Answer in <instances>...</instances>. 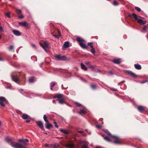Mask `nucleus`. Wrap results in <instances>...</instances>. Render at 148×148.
Here are the masks:
<instances>
[{
    "mask_svg": "<svg viewBox=\"0 0 148 148\" xmlns=\"http://www.w3.org/2000/svg\"><path fill=\"white\" fill-rule=\"evenodd\" d=\"M81 66L82 69L83 70L86 71L87 70V68L83 64L81 63Z\"/></svg>",
    "mask_w": 148,
    "mask_h": 148,
    "instance_id": "4be33fe9",
    "label": "nucleus"
},
{
    "mask_svg": "<svg viewBox=\"0 0 148 148\" xmlns=\"http://www.w3.org/2000/svg\"><path fill=\"white\" fill-rule=\"evenodd\" d=\"M135 9L138 12H140L141 11V10L139 8L137 7H136L135 8Z\"/></svg>",
    "mask_w": 148,
    "mask_h": 148,
    "instance_id": "4c0bfd02",
    "label": "nucleus"
},
{
    "mask_svg": "<svg viewBox=\"0 0 148 148\" xmlns=\"http://www.w3.org/2000/svg\"><path fill=\"white\" fill-rule=\"evenodd\" d=\"M82 136H85L86 135V134L85 133H84V132H83L82 133Z\"/></svg>",
    "mask_w": 148,
    "mask_h": 148,
    "instance_id": "4d7b16f0",
    "label": "nucleus"
},
{
    "mask_svg": "<svg viewBox=\"0 0 148 148\" xmlns=\"http://www.w3.org/2000/svg\"><path fill=\"white\" fill-rule=\"evenodd\" d=\"M113 62L114 63L119 64L121 62V60L119 58L114 59L113 60Z\"/></svg>",
    "mask_w": 148,
    "mask_h": 148,
    "instance_id": "4468645a",
    "label": "nucleus"
},
{
    "mask_svg": "<svg viewBox=\"0 0 148 148\" xmlns=\"http://www.w3.org/2000/svg\"><path fill=\"white\" fill-rule=\"evenodd\" d=\"M76 40L79 42L80 47L84 49L87 48V46L85 45L86 41L83 39H81L80 37H77Z\"/></svg>",
    "mask_w": 148,
    "mask_h": 148,
    "instance_id": "f257e3e1",
    "label": "nucleus"
},
{
    "mask_svg": "<svg viewBox=\"0 0 148 148\" xmlns=\"http://www.w3.org/2000/svg\"><path fill=\"white\" fill-rule=\"evenodd\" d=\"M40 46L43 48V49L45 50V51L46 52H47V50L45 48V47L44 46V45H43V44L41 43H40Z\"/></svg>",
    "mask_w": 148,
    "mask_h": 148,
    "instance_id": "473e14b6",
    "label": "nucleus"
},
{
    "mask_svg": "<svg viewBox=\"0 0 148 148\" xmlns=\"http://www.w3.org/2000/svg\"><path fill=\"white\" fill-rule=\"evenodd\" d=\"M3 59L2 58L0 57V61H3Z\"/></svg>",
    "mask_w": 148,
    "mask_h": 148,
    "instance_id": "69168bd1",
    "label": "nucleus"
},
{
    "mask_svg": "<svg viewBox=\"0 0 148 148\" xmlns=\"http://www.w3.org/2000/svg\"><path fill=\"white\" fill-rule=\"evenodd\" d=\"M3 29L0 26V32H3Z\"/></svg>",
    "mask_w": 148,
    "mask_h": 148,
    "instance_id": "8fccbe9b",
    "label": "nucleus"
},
{
    "mask_svg": "<svg viewBox=\"0 0 148 148\" xmlns=\"http://www.w3.org/2000/svg\"><path fill=\"white\" fill-rule=\"evenodd\" d=\"M78 132L79 133L82 134V133L83 132L82 131H78Z\"/></svg>",
    "mask_w": 148,
    "mask_h": 148,
    "instance_id": "13d9d810",
    "label": "nucleus"
},
{
    "mask_svg": "<svg viewBox=\"0 0 148 148\" xmlns=\"http://www.w3.org/2000/svg\"><path fill=\"white\" fill-rule=\"evenodd\" d=\"M29 116L28 115L25 114H23L22 116V118L24 119H27L29 118Z\"/></svg>",
    "mask_w": 148,
    "mask_h": 148,
    "instance_id": "412c9836",
    "label": "nucleus"
},
{
    "mask_svg": "<svg viewBox=\"0 0 148 148\" xmlns=\"http://www.w3.org/2000/svg\"><path fill=\"white\" fill-rule=\"evenodd\" d=\"M88 143L87 142H85L82 147V148H87L88 147Z\"/></svg>",
    "mask_w": 148,
    "mask_h": 148,
    "instance_id": "393cba45",
    "label": "nucleus"
},
{
    "mask_svg": "<svg viewBox=\"0 0 148 148\" xmlns=\"http://www.w3.org/2000/svg\"><path fill=\"white\" fill-rule=\"evenodd\" d=\"M91 88L93 89H95L96 88V86L95 85L93 84H91L90 85Z\"/></svg>",
    "mask_w": 148,
    "mask_h": 148,
    "instance_id": "ea45409f",
    "label": "nucleus"
},
{
    "mask_svg": "<svg viewBox=\"0 0 148 148\" xmlns=\"http://www.w3.org/2000/svg\"><path fill=\"white\" fill-rule=\"evenodd\" d=\"M11 146L15 148H26L20 143L11 142L10 143Z\"/></svg>",
    "mask_w": 148,
    "mask_h": 148,
    "instance_id": "f03ea898",
    "label": "nucleus"
},
{
    "mask_svg": "<svg viewBox=\"0 0 148 148\" xmlns=\"http://www.w3.org/2000/svg\"><path fill=\"white\" fill-rule=\"evenodd\" d=\"M79 114H82V113L83 114H86V111L84 109L81 110L79 112Z\"/></svg>",
    "mask_w": 148,
    "mask_h": 148,
    "instance_id": "b1692460",
    "label": "nucleus"
},
{
    "mask_svg": "<svg viewBox=\"0 0 148 148\" xmlns=\"http://www.w3.org/2000/svg\"><path fill=\"white\" fill-rule=\"evenodd\" d=\"M56 58L59 60H66V57L65 56H61L60 55H56Z\"/></svg>",
    "mask_w": 148,
    "mask_h": 148,
    "instance_id": "20e7f679",
    "label": "nucleus"
},
{
    "mask_svg": "<svg viewBox=\"0 0 148 148\" xmlns=\"http://www.w3.org/2000/svg\"><path fill=\"white\" fill-rule=\"evenodd\" d=\"M26 122L27 123H29L30 122V120H27L26 121Z\"/></svg>",
    "mask_w": 148,
    "mask_h": 148,
    "instance_id": "e2e57ef3",
    "label": "nucleus"
},
{
    "mask_svg": "<svg viewBox=\"0 0 148 148\" xmlns=\"http://www.w3.org/2000/svg\"><path fill=\"white\" fill-rule=\"evenodd\" d=\"M135 68L138 70H140L141 69V66L138 64H135L134 65Z\"/></svg>",
    "mask_w": 148,
    "mask_h": 148,
    "instance_id": "a211bd4d",
    "label": "nucleus"
},
{
    "mask_svg": "<svg viewBox=\"0 0 148 148\" xmlns=\"http://www.w3.org/2000/svg\"><path fill=\"white\" fill-rule=\"evenodd\" d=\"M69 42L66 41L65 42L63 45V47L65 48H67L69 47Z\"/></svg>",
    "mask_w": 148,
    "mask_h": 148,
    "instance_id": "aec40b11",
    "label": "nucleus"
},
{
    "mask_svg": "<svg viewBox=\"0 0 148 148\" xmlns=\"http://www.w3.org/2000/svg\"><path fill=\"white\" fill-rule=\"evenodd\" d=\"M7 88H10V86H8Z\"/></svg>",
    "mask_w": 148,
    "mask_h": 148,
    "instance_id": "338daca9",
    "label": "nucleus"
},
{
    "mask_svg": "<svg viewBox=\"0 0 148 148\" xmlns=\"http://www.w3.org/2000/svg\"><path fill=\"white\" fill-rule=\"evenodd\" d=\"M90 51L93 54H94L95 52V50L94 48L91 49Z\"/></svg>",
    "mask_w": 148,
    "mask_h": 148,
    "instance_id": "58836bf2",
    "label": "nucleus"
},
{
    "mask_svg": "<svg viewBox=\"0 0 148 148\" xmlns=\"http://www.w3.org/2000/svg\"><path fill=\"white\" fill-rule=\"evenodd\" d=\"M44 46L45 47V48L46 49V48H48L49 47V45L47 43H45Z\"/></svg>",
    "mask_w": 148,
    "mask_h": 148,
    "instance_id": "37998d69",
    "label": "nucleus"
},
{
    "mask_svg": "<svg viewBox=\"0 0 148 148\" xmlns=\"http://www.w3.org/2000/svg\"><path fill=\"white\" fill-rule=\"evenodd\" d=\"M56 83L55 82H52L50 84L51 85V88L50 89L51 90H53V87L54 86V85L56 84Z\"/></svg>",
    "mask_w": 148,
    "mask_h": 148,
    "instance_id": "cd10ccee",
    "label": "nucleus"
},
{
    "mask_svg": "<svg viewBox=\"0 0 148 148\" xmlns=\"http://www.w3.org/2000/svg\"><path fill=\"white\" fill-rule=\"evenodd\" d=\"M96 127L98 129H100L101 127V125H97Z\"/></svg>",
    "mask_w": 148,
    "mask_h": 148,
    "instance_id": "c03bdc74",
    "label": "nucleus"
},
{
    "mask_svg": "<svg viewBox=\"0 0 148 148\" xmlns=\"http://www.w3.org/2000/svg\"><path fill=\"white\" fill-rule=\"evenodd\" d=\"M85 64L87 65H90V62L88 61L85 62Z\"/></svg>",
    "mask_w": 148,
    "mask_h": 148,
    "instance_id": "09e8293b",
    "label": "nucleus"
},
{
    "mask_svg": "<svg viewBox=\"0 0 148 148\" xmlns=\"http://www.w3.org/2000/svg\"><path fill=\"white\" fill-rule=\"evenodd\" d=\"M23 15H21V16H19V17H18V18H23Z\"/></svg>",
    "mask_w": 148,
    "mask_h": 148,
    "instance_id": "3c124183",
    "label": "nucleus"
},
{
    "mask_svg": "<svg viewBox=\"0 0 148 148\" xmlns=\"http://www.w3.org/2000/svg\"><path fill=\"white\" fill-rule=\"evenodd\" d=\"M146 29H147V27H146L145 26V27H144L143 28V30H144V31H145L146 30Z\"/></svg>",
    "mask_w": 148,
    "mask_h": 148,
    "instance_id": "864d4df0",
    "label": "nucleus"
},
{
    "mask_svg": "<svg viewBox=\"0 0 148 148\" xmlns=\"http://www.w3.org/2000/svg\"><path fill=\"white\" fill-rule=\"evenodd\" d=\"M60 130L61 132L65 134H69V132L66 130L61 129H60Z\"/></svg>",
    "mask_w": 148,
    "mask_h": 148,
    "instance_id": "5701e85b",
    "label": "nucleus"
},
{
    "mask_svg": "<svg viewBox=\"0 0 148 148\" xmlns=\"http://www.w3.org/2000/svg\"><path fill=\"white\" fill-rule=\"evenodd\" d=\"M103 131L105 133H107L108 135L112 137H116L115 136L112 135L111 134V133L109 132L108 131V130H104Z\"/></svg>",
    "mask_w": 148,
    "mask_h": 148,
    "instance_id": "dca6fc26",
    "label": "nucleus"
},
{
    "mask_svg": "<svg viewBox=\"0 0 148 148\" xmlns=\"http://www.w3.org/2000/svg\"><path fill=\"white\" fill-rule=\"evenodd\" d=\"M66 146L68 147H72L73 146V144L72 143L66 144Z\"/></svg>",
    "mask_w": 148,
    "mask_h": 148,
    "instance_id": "72a5a7b5",
    "label": "nucleus"
},
{
    "mask_svg": "<svg viewBox=\"0 0 148 148\" xmlns=\"http://www.w3.org/2000/svg\"><path fill=\"white\" fill-rule=\"evenodd\" d=\"M43 119L44 121L46 123H48V121L47 119V117L45 114H44V115Z\"/></svg>",
    "mask_w": 148,
    "mask_h": 148,
    "instance_id": "c85d7f7f",
    "label": "nucleus"
},
{
    "mask_svg": "<svg viewBox=\"0 0 148 148\" xmlns=\"http://www.w3.org/2000/svg\"><path fill=\"white\" fill-rule=\"evenodd\" d=\"M147 81H143L140 82L141 84H143L145 83Z\"/></svg>",
    "mask_w": 148,
    "mask_h": 148,
    "instance_id": "bf43d9fd",
    "label": "nucleus"
},
{
    "mask_svg": "<svg viewBox=\"0 0 148 148\" xmlns=\"http://www.w3.org/2000/svg\"><path fill=\"white\" fill-rule=\"evenodd\" d=\"M4 102H5L6 103H8L5 97H0V105L3 107L5 106V105L4 103Z\"/></svg>",
    "mask_w": 148,
    "mask_h": 148,
    "instance_id": "7ed1b4c3",
    "label": "nucleus"
},
{
    "mask_svg": "<svg viewBox=\"0 0 148 148\" xmlns=\"http://www.w3.org/2000/svg\"><path fill=\"white\" fill-rule=\"evenodd\" d=\"M89 67L90 68L92 69H94V66H90Z\"/></svg>",
    "mask_w": 148,
    "mask_h": 148,
    "instance_id": "052dcab7",
    "label": "nucleus"
},
{
    "mask_svg": "<svg viewBox=\"0 0 148 148\" xmlns=\"http://www.w3.org/2000/svg\"><path fill=\"white\" fill-rule=\"evenodd\" d=\"M104 139L105 140H107L108 141L110 142L112 141L111 140H110V139L108 137H104Z\"/></svg>",
    "mask_w": 148,
    "mask_h": 148,
    "instance_id": "2f4dec72",
    "label": "nucleus"
},
{
    "mask_svg": "<svg viewBox=\"0 0 148 148\" xmlns=\"http://www.w3.org/2000/svg\"><path fill=\"white\" fill-rule=\"evenodd\" d=\"M5 140L7 142H9L12 140V139L10 137H7L5 138Z\"/></svg>",
    "mask_w": 148,
    "mask_h": 148,
    "instance_id": "c756f323",
    "label": "nucleus"
},
{
    "mask_svg": "<svg viewBox=\"0 0 148 148\" xmlns=\"http://www.w3.org/2000/svg\"><path fill=\"white\" fill-rule=\"evenodd\" d=\"M113 4L114 5L116 6L119 5V3L117 1H115V0H114L113 1Z\"/></svg>",
    "mask_w": 148,
    "mask_h": 148,
    "instance_id": "f704fd0d",
    "label": "nucleus"
},
{
    "mask_svg": "<svg viewBox=\"0 0 148 148\" xmlns=\"http://www.w3.org/2000/svg\"><path fill=\"white\" fill-rule=\"evenodd\" d=\"M6 15L9 18L10 17V16L9 15V13H7L6 14Z\"/></svg>",
    "mask_w": 148,
    "mask_h": 148,
    "instance_id": "de8ad7c7",
    "label": "nucleus"
},
{
    "mask_svg": "<svg viewBox=\"0 0 148 148\" xmlns=\"http://www.w3.org/2000/svg\"><path fill=\"white\" fill-rule=\"evenodd\" d=\"M126 73H127L128 75L131 76L132 77L136 78V76L135 75V74L134 73H133L131 71H126Z\"/></svg>",
    "mask_w": 148,
    "mask_h": 148,
    "instance_id": "1a4fd4ad",
    "label": "nucleus"
},
{
    "mask_svg": "<svg viewBox=\"0 0 148 148\" xmlns=\"http://www.w3.org/2000/svg\"><path fill=\"white\" fill-rule=\"evenodd\" d=\"M53 123L55 125V127L56 128H58V125H57V123L56 122H53Z\"/></svg>",
    "mask_w": 148,
    "mask_h": 148,
    "instance_id": "a18cd8bd",
    "label": "nucleus"
},
{
    "mask_svg": "<svg viewBox=\"0 0 148 148\" xmlns=\"http://www.w3.org/2000/svg\"><path fill=\"white\" fill-rule=\"evenodd\" d=\"M95 148H101V147H100L97 146V147H96Z\"/></svg>",
    "mask_w": 148,
    "mask_h": 148,
    "instance_id": "774afa93",
    "label": "nucleus"
},
{
    "mask_svg": "<svg viewBox=\"0 0 148 148\" xmlns=\"http://www.w3.org/2000/svg\"><path fill=\"white\" fill-rule=\"evenodd\" d=\"M137 109L140 112H142L145 110L144 107L141 106H139L137 108Z\"/></svg>",
    "mask_w": 148,
    "mask_h": 148,
    "instance_id": "6ab92c4d",
    "label": "nucleus"
},
{
    "mask_svg": "<svg viewBox=\"0 0 148 148\" xmlns=\"http://www.w3.org/2000/svg\"><path fill=\"white\" fill-rule=\"evenodd\" d=\"M46 123L47 124L46 125V127L47 129H49L51 127H53V125L49 123V122L48 123Z\"/></svg>",
    "mask_w": 148,
    "mask_h": 148,
    "instance_id": "f3484780",
    "label": "nucleus"
},
{
    "mask_svg": "<svg viewBox=\"0 0 148 148\" xmlns=\"http://www.w3.org/2000/svg\"><path fill=\"white\" fill-rule=\"evenodd\" d=\"M115 136L116 137H114L115 139V140L114 141V143L115 144H121V143L120 141H119V137L117 136Z\"/></svg>",
    "mask_w": 148,
    "mask_h": 148,
    "instance_id": "9b49d317",
    "label": "nucleus"
},
{
    "mask_svg": "<svg viewBox=\"0 0 148 148\" xmlns=\"http://www.w3.org/2000/svg\"><path fill=\"white\" fill-rule=\"evenodd\" d=\"M137 22L140 24L144 25L146 24V21H143L142 19H138L137 20Z\"/></svg>",
    "mask_w": 148,
    "mask_h": 148,
    "instance_id": "f8f14e48",
    "label": "nucleus"
},
{
    "mask_svg": "<svg viewBox=\"0 0 148 148\" xmlns=\"http://www.w3.org/2000/svg\"><path fill=\"white\" fill-rule=\"evenodd\" d=\"M75 104L78 106V107H80V106H81L82 105L79 103H78V102H75Z\"/></svg>",
    "mask_w": 148,
    "mask_h": 148,
    "instance_id": "a19ab883",
    "label": "nucleus"
},
{
    "mask_svg": "<svg viewBox=\"0 0 148 148\" xmlns=\"http://www.w3.org/2000/svg\"><path fill=\"white\" fill-rule=\"evenodd\" d=\"M52 102L53 103H56V101H55V100H53L52 101Z\"/></svg>",
    "mask_w": 148,
    "mask_h": 148,
    "instance_id": "0e129e2a",
    "label": "nucleus"
},
{
    "mask_svg": "<svg viewBox=\"0 0 148 148\" xmlns=\"http://www.w3.org/2000/svg\"><path fill=\"white\" fill-rule=\"evenodd\" d=\"M53 36L55 37L56 38H59L58 36L57 35H53Z\"/></svg>",
    "mask_w": 148,
    "mask_h": 148,
    "instance_id": "603ef678",
    "label": "nucleus"
},
{
    "mask_svg": "<svg viewBox=\"0 0 148 148\" xmlns=\"http://www.w3.org/2000/svg\"><path fill=\"white\" fill-rule=\"evenodd\" d=\"M12 80L15 82L16 83L18 84L19 82V80L16 75H12Z\"/></svg>",
    "mask_w": 148,
    "mask_h": 148,
    "instance_id": "423d86ee",
    "label": "nucleus"
},
{
    "mask_svg": "<svg viewBox=\"0 0 148 148\" xmlns=\"http://www.w3.org/2000/svg\"><path fill=\"white\" fill-rule=\"evenodd\" d=\"M14 48V46L13 45H11L8 47V49L10 51L12 50Z\"/></svg>",
    "mask_w": 148,
    "mask_h": 148,
    "instance_id": "e433bc0d",
    "label": "nucleus"
},
{
    "mask_svg": "<svg viewBox=\"0 0 148 148\" xmlns=\"http://www.w3.org/2000/svg\"><path fill=\"white\" fill-rule=\"evenodd\" d=\"M110 90H112V91H117V89L114 88H111Z\"/></svg>",
    "mask_w": 148,
    "mask_h": 148,
    "instance_id": "49530a36",
    "label": "nucleus"
},
{
    "mask_svg": "<svg viewBox=\"0 0 148 148\" xmlns=\"http://www.w3.org/2000/svg\"><path fill=\"white\" fill-rule=\"evenodd\" d=\"M16 12H17V13H18V14H21V10H19V9L16 10Z\"/></svg>",
    "mask_w": 148,
    "mask_h": 148,
    "instance_id": "79ce46f5",
    "label": "nucleus"
},
{
    "mask_svg": "<svg viewBox=\"0 0 148 148\" xmlns=\"http://www.w3.org/2000/svg\"><path fill=\"white\" fill-rule=\"evenodd\" d=\"M35 79L34 77H32L29 79V83H32L34 82Z\"/></svg>",
    "mask_w": 148,
    "mask_h": 148,
    "instance_id": "a878e982",
    "label": "nucleus"
},
{
    "mask_svg": "<svg viewBox=\"0 0 148 148\" xmlns=\"http://www.w3.org/2000/svg\"><path fill=\"white\" fill-rule=\"evenodd\" d=\"M62 88L63 89H66L67 88H65L63 87V85H62Z\"/></svg>",
    "mask_w": 148,
    "mask_h": 148,
    "instance_id": "6e6d98bb",
    "label": "nucleus"
},
{
    "mask_svg": "<svg viewBox=\"0 0 148 148\" xmlns=\"http://www.w3.org/2000/svg\"><path fill=\"white\" fill-rule=\"evenodd\" d=\"M63 95L62 94H57L55 95L54 96L53 98L54 99L57 98L60 100L63 98Z\"/></svg>",
    "mask_w": 148,
    "mask_h": 148,
    "instance_id": "0eeeda50",
    "label": "nucleus"
},
{
    "mask_svg": "<svg viewBox=\"0 0 148 148\" xmlns=\"http://www.w3.org/2000/svg\"><path fill=\"white\" fill-rule=\"evenodd\" d=\"M59 102L61 104H63L65 103L64 100L62 98L59 100Z\"/></svg>",
    "mask_w": 148,
    "mask_h": 148,
    "instance_id": "7c9ffc66",
    "label": "nucleus"
},
{
    "mask_svg": "<svg viewBox=\"0 0 148 148\" xmlns=\"http://www.w3.org/2000/svg\"><path fill=\"white\" fill-rule=\"evenodd\" d=\"M18 141L19 142L22 143L24 145H26L27 144L26 143L28 142V140L27 139H20L18 140Z\"/></svg>",
    "mask_w": 148,
    "mask_h": 148,
    "instance_id": "6e6552de",
    "label": "nucleus"
},
{
    "mask_svg": "<svg viewBox=\"0 0 148 148\" xmlns=\"http://www.w3.org/2000/svg\"><path fill=\"white\" fill-rule=\"evenodd\" d=\"M50 145H49L47 144H45V147H48V146H49L50 147Z\"/></svg>",
    "mask_w": 148,
    "mask_h": 148,
    "instance_id": "5fc2aeb1",
    "label": "nucleus"
},
{
    "mask_svg": "<svg viewBox=\"0 0 148 148\" xmlns=\"http://www.w3.org/2000/svg\"><path fill=\"white\" fill-rule=\"evenodd\" d=\"M128 16L131 18H132L133 16L136 20H137L138 19L136 15L134 13H132V14L129 15Z\"/></svg>",
    "mask_w": 148,
    "mask_h": 148,
    "instance_id": "ddd939ff",
    "label": "nucleus"
},
{
    "mask_svg": "<svg viewBox=\"0 0 148 148\" xmlns=\"http://www.w3.org/2000/svg\"><path fill=\"white\" fill-rule=\"evenodd\" d=\"M31 45L32 47H35V45L34 44H32Z\"/></svg>",
    "mask_w": 148,
    "mask_h": 148,
    "instance_id": "680f3d73",
    "label": "nucleus"
},
{
    "mask_svg": "<svg viewBox=\"0 0 148 148\" xmlns=\"http://www.w3.org/2000/svg\"><path fill=\"white\" fill-rule=\"evenodd\" d=\"M18 24L24 27H25L28 25L27 23L25 22H19L18 23Z\"/></svg>",
    "mask_w": 148,
    "mask_h": 148,
    "instance_id": "2eb2a0df",
    "label": "nucleus"
},
{
    "mask_svg": "<svg viewBox=\"0 0 148 148\" xmlns=\"http://www.w3.org/2000/svg\"><path fill=\"white\" fill-rule=\"evenodd\" d=\"M12 32L14 35L16 36H18L21 35V33L18 31L14 30H12Z\"/></svg>",
    "mask_w": 148,
    "mask_h": 148,
    "instance_id": "9d476101",
    "label": "nucleus"
},
{
    "mask_svg": "<svg viewBox=\"0 0 148 148\" xmlns=\"http://www.w3.org/2000/svg\"><path fill=\"white\" fill-rule=\"evenodd\" d=\"M36 123L40 128L42 130H44L45 129L44 127V126L42 122L41 121H38L36 122Z\"/></svg>",
    "mask_w": 148,
    "mask_h": 148,
    "instance_id": "39448f33",
    "label": "nucleus"
},
{
    "mask_svg": "<svg viewBox=\"0 0 148 148\" xmlns=\"http://www.w3.org/2000/svg\"><path fill=\"white\" fill-rule=\"evenodd\" d=\"M50 147L51 148H56L58 146V145H56V144L53 145V144H50Z\"/></svg>",
    "mask_w": 148,
    "mask_h": 148,
    "instance_id": "bb28decb",
    "label": "nucleus"
},
{
    "mask_svg": "<svg viewBox=\"0 0 148 148\" xmlns=\"http://www.w3.org/2000/svg\"><path fill=\"white\" fill-rule=\"evenodd\" d=\"M88 45L90 46V47L91 48H93V46L92 45V42H88Z\"/></svg>",
    "mask_w": 148,
    "mask_h": 148,
    "instance_id": "c9c22d12",
    "label": "nucleus"
}]
</instances>
